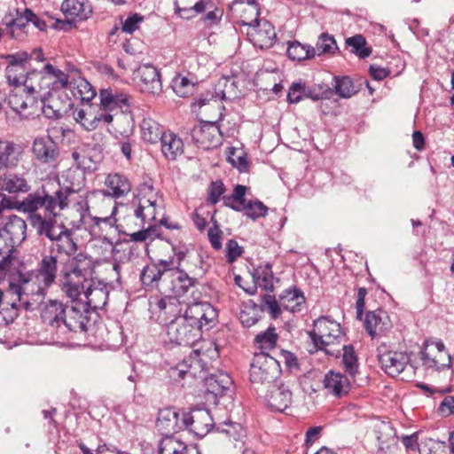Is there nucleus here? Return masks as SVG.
I'll return each instance as SVG.
<instances>
[{"label": "nucleus", "mask_w": 454, "mask_h": 454, "mask_svg": "<svg viewBox=\"0 0 454 454\" xmlns=\"http://www.w3.org/2000/svg\"><path fill=\"white\" fill-rule=\"evenodd\" d=\"M229 12L232 18L243 26H260V9L246 7L244 0H234L229 6Z\"/></svg>", "instance_id": "23"}, {"label": "nucleus", "mask_w": 454, "mask_h": 454, "mask_svg": "<svg viewBox=\"0 0 454 454\" xmlns=\"http://www.w3.org/2000/svg\"><path fill=\"white\" fill-rule=\"evenodd\" d=\"M14 12H7L2 19V24L5 27L11 38H16V31L25 32V28L28 24L27 15L24 11L15 9Z\"/></svg>", "instance_id": "31"}, {"label": "nucleus", "mask_w": 454, "mask_h": 454, "mask_svg": "<svg viewBox=\"0 0 454 454\" xmlns=\"http://www.w3.org/2000/svg\"><path fill=\"white\" fill-rule=\"evenodd\" d=\"M100 108L104 111L116 113L129 112V96L114 92L112 89H103L99 92Z\"/></svg>", "instance_id": "19"}, {"label": "nucleus", "mask_w": 454, "mask_h": 454, "mask_svg": "<svg viewBox=\"0 0 454 454\" xmlns=\"http://www.w3.org/2000/svg\"><path fill=\"white\" fill-rule=\"evenodd\" d=\"M174 8L180 18L190 20L204 12L205 4L201 0H175Z\"/></svg>", "instance_id": "35"}, {"label": "nucleus", "mask_w": 454, "mask_h": 454, "mask_svg": "<svg viewBox=\"0 0 454 454\" xmlns=\"http://www.w3.org/2000/svg\"><path fill=\"white\" fill-rule=\"evenodd\" d=\"M40 76L42 79L51 80V90L54 91L67 88L69 82V75L51 63L43 67V72Z\"/></svg>", "instance_id": "38"}, {"label": "nucleus", "mask_w": 454, "mask_h": 454, "mask_svg": "<svg viewBox=\"0 0 454 454\" xmlns=\"http://www.w3.org/2000/svg\"><path fill=\"white\" fill-rule=\"evenodd\" d=\"M219 129L211 121H201L191 130L192 140L199 147L208 150L219 145Z\"/></svg>", "instance_id": "15"}, {"label": "nucleus", "mask_w": 454, "mask_h": 454, "mask_svg": "<svg viewBox=\"0 0 454 454\" xmlns=\"http://www.w3.org/2000/svg\"><path fill=\"white\" fill-rule=\"evenodd\" d=\"M59 271L57 254H43L35 270L19 273L18 284H10V288L17 294L20 301L23 295H31L35 301L43 300L48 289L56 283Z\"/></svg>", "instance_id": "3"}, {"label": "nucleus", "mask_w": 454, "mask_h": 454, "mask_svg": "<svg viewBox=\"0 0 454 454\" xmlns=\"http://www.w3.org/2000/svg\"><path fill=\"white\" fill-rule=\"evenodd\" d=\"M20 148L12 141L0 138V168H12L20 160Z\"/></svg>", "instance_id": "30"}, {"label": "nucleus", "mask_w": 454, "mask_h": 454, "mask_svg": "<svg viewBox=\"0 0 454 454\" xmlns=\"http://www.w3.org/2000/svg\"><path fill=\"white\" fill-rule=\"evenodd\" d=\"M278 335L273 326L269 327L266 331L258 333L254 338V346L259 352H267L276 348Z\"/></svg>", "instance_id": "46"}, {"label": "nucleus", "mask_w": 454, "mask_h": 454, "mask_svg": "<svg viewBox=\"0 0 454 454\" xmlns=\"http://www.w3.org/2000/svg\"><path fill=\"white\" fill-rule=\"evenodd\" d=\"M42 188L47 197L46 213L48 215L57 216L59 215L56 212L57 208L61 211L69 207L71 194L59 182L48 181L42 184Z\"/></svg>", "instance_id": "11"}, {"label": "nucleus", "mask_w": 454, "mask_h": 454, "mask_svg": "<svg viewBox=\"0 0 454 454\" xmlns=\"http://www.w3.org/2000/svg\"><path fill=\"white\" fill-rule=\"evenodd\" d=\"M0 237L5 241L6 248H15L27 239V223L21 217L12 215L8 216L2 228Z\"/></svg>", "instance_id": "12"}, {"label": "nucleus", "mask_w": 454, "mask_h": 454, "mask_svg": "<svg viewBox=\"0 0 454 454\" xmlns=\"http://www.w3.org/2000/svg\"><path fill=\"white\" fill-rule=\"evenodd\" d=\"M156 428L162 436H171L179 432L184 426L179 423V413L172 408L160 410L156 420Z\"/></svg>", "instance_id": "21"}, {"label": "nucleus", "mask_w": 454, "mask_h": 454, "mask_svg": "<svg viewBox=\"0 0 454 454\" xmlns=\"http://www.w3.org/2000/svg\"><path fill=\"white\" fill-rule=\"evenodd\" d=\"M252 276L254 279V284H255L256 286L258 285L265 291L273 292L274 274L272 271V266L270 262L260 263L256 268L254 269Z\"/></svg>", "instance_id": "36"}, {"label": "nucleus", "mask_w": 454, "mask_h": 454, "mask_svg": "<svg viewBox=\"0 0 454 454\" xmlns=\"http://www.w3.org/2000/svg\"><path fill=\"white\" fill-rule=\"evenodd\" d=\"M316 51H318V55L321 54H330L333 55L338 51L339 48L337 46V43L334 37L328 33H322L316 44Z\"/></svg>", "instance_id": "55"}, {"label": "nucleus", "mask_w": 454, "mask_h": 454, "mask_svg": "<svg viewBox=\"0 0 454 454\" xmlns=\"http://www.w3.org/2000/svg\"><path fill=\"white\" fill-rule=\"evenodd\" d=\"M183 425L200 438L206 436L214 427L210 411L194 408L190 412H183Z\"/></svg>", "instance_id": "9"}, {"label": "nucleus", "mask_w": 454, "mask_h": 454, "mask_svg": "<svg viewBox=\"0 0 454 454\" xmlns=\"http://www.w3.org/2000/svg\"><path fill=\"white\" fill-rule=\"evenodd\" d=\"M86 297V303L93 310L102 309L107 303L109 292L106 286L102 287H93L88 283L84 285L82 292Z\"/></svg>", "instance_id": "32"}, {"label": "nucleus", "mask_w": 454, "mask_h": 454, "mask_svg": "<svg viewBox=\"0 0 454 454\" xmlns=\"http://www.w3.org/2000/svg\"><path fill=\"white\" fill-rule=\"evenodd\" d=\"M342 354V364L345 372L352 379L358 373L359 363L353 345H344Z\"/></svg>", "instance_id": "50"}, {"label": "nucleus", "mask_w": 454, "mask_h": 454, "mask_svg": "<svg viewBox=\"0 0 454 454\" xmlns=\"http://www.w3.org/2000/svg\"><path fill=\"white\" fill-rule=\"evenodd\" d=\"M77 251V244L74 240L73 231L67 226L58 232V235L51 240V245L49 247L50 254H65L70 256Z\"/></svg>", "instance_id": "24"}, {"label": "nucleus", "mask_w": 454, "mask_h": 454, "mask_svg": "<svg viewBox=\"0 0 454 454\" xmlns=\"http://www.w3.org/2000/svg\"><path fill=\"white\" fill-rule=\"evenodd\" d=\"M286 54L292 60L310 59L316 55V49L311 45L302 44L298 41L290 42Z\"/></svg>", "instance_id": "44"}, {"label": "nucleus", "mask_w": 454, "mask_h": 454, "mask_svg": "<svg viewBox=\"0 0 454 454\" xmlns=\"http://www.w3.org/2000/svg\"><path fill=\"white\" fill-rule=\"evenodd\" d=\"M346 44L351 48V53L361 59L368 58L372 52V48L367 45L365 37L360 34L348 37Z\"/></svg>", "instance_id": "48"}, {"label": "nucleus", "mask_w": 454, "mask_h": 454, "mask_svg": "<svg viewBox=\"0 0 454 454\" xmlns=\"http://www.w3.org/2000/svg\"><path fill=\"white\" fill-rule=\"evenodd\" d=\"M134 120L130 112L115 113V122L113 126L115 137H130L134 132Z\"/></svg>", "instance_id": "40"}, {"label": "nucleus", "mask_w": 454, "mask_h": 454, "mask_svg": "<svg viewBox=\"0 0 454 454\" xmlns=\"http://www.w3.org/2000/svg\"><path fill=\"white\" fill-rule=\"evenodd\" d=\"M140 128L143 140L150 144L158 143L166 132L163 126L151 118H145Z\"/></svg>", "instance_id": "37"}, {"label": "nucleus", "mask_w": 454, "mask_h": 454, "mask_svg": "<svg viewBox=\"0 0 454 454\" xmlns=\"http://www.w3.org/2000/svg\"><path fill=\"white\" fill-rule=\"evenodd\" d=\"M61 12L68 22L86 20L92 13V6L88 0H64Z\"/></svg>", "instance_id": "22"}, {"label": "nucleus", "mask_w": 454, "mask_h": 454, "mask_svg": "<svg viewBox=\"0 0 454 454\" xmlns=\"http://www.w3.org/2000/svg\"><path fill=\"white\" fill-rule=\"evenodd\" d=\"M163 156L169 160H175L184 153L183 140L175 133L166 131L159 141Z\"/></svg>", "instance_id": "28"}, {"label": "nucleus", "mask_w": 454, "mask_h": 454, "mask_svg": "<svg viewBox=\"0 0 454 454\" xmlns=\"http://www.w3.org/2000/svg\"><path fill=\"white\" fill-rule=\"evenodd\" d=\"M303 98H305V82L301 81L293 82L287 91V102L297 104Z\"/></svg>", "instance_id": "61"}, {"label": "nucleus", "mask_w": 454, "mask_h": 454, "mask_svg": "<svg viewBox=\"0 0 454 454\" xmlns=\"http://www.w3.org/2000/svg\"><path fill=\"white\" fill-rule=\"evenodd\" d=\"M247 187L242 184H237L233 192L230 196H223V200L224 206L232 209V207L243 206L247 203L246 199Z\"/></svg>", "instance_id": "57"}, {"label": "nucleus", "mask_w": 454, "mask_h": 454, "mask_svg": "<svg viewBox=\"0 0 454 454\" xmlns=\"http://www.w3.org/2000/svg\"><path fill=\"white\" fill-rule=\"evenodd\" d=\"M263 27V29L262 27H256L257 28L255 29V35L257 36V40L261 41V47L270 46L276 38V33L274 28L268 22H265Z\"/></svg>", "instance_id": "60"}, {"label": "nucleus", "mask_w": 454, "mask_h": 454, "mask_svg": "<svg viewBox=\"0 0 454 454\" xmlns=\"http://www.w3.org/2000/svg\"><path fill=\"white\" fill-rule=\"evenodd\" d=\"M0 187L9 194L27 193L31 189L23 175L12 172L5 173L0 177Z\"/></svg>", "instance_id": "27"}, {"label": "nucleus", "mask_w": 454, "mask_h": 454, "mask_svg": "<svg viewBox=\"0 0 454 454\" xmlns=\"http://www.w3.org/2000/svg\"><path fill=\"white\" fill-rule=\"evenodd\" d=\"M94 272L90 255L80 252L67 256L60 270L62 291L71 300H78L84 291V285L92 280Z\"/></svg>", "instance_id": "4"}, {"label": "nucleus", "mask_w": 454, "mask_h": 454, "mask_svg": "<svg viewBox=\"0 0 454 454\" xmlns=\"http://www.w3.org/2000/svg\"><path fill=\"white\" fill-rule=\"evenodd\" d=\"M140 226L141 230L137 231H134L132 233L123 231V234L129 236V240L133 242H143L147 239L153 241L155 239H159L164 241L168 239L167 238L162 236L160 227L156 224H149L146 228L143 224H140Z\"/></svg>", "instance_id": "42"}, {"label": "nucleus", "mask_w": 454, "mask_h": 454, "mask_svg": "<svg viewBox=\"0 0 454 454\" xmlns=\"http://www.w3.org/2000/svg\"><path fill=\"white\" fill-rule=\"evenodd\" d=\"M0 58L7 63L5 76L8 83L12 86L20 87L22 83L31 80L34 76L42 74V72L31 67L32 55L25 51L3 54Z\"/></svg>", "instance_id": "6"}, {"label": "nucleus", "mask_w": 454, "mask_h": 454, "mask_svg": "<svg viewBox=\"0 0 454 454\" xmlns=\"http://www.w3.org/2000/svg\"><path fill=\"white\" fill-rule=\"evenodd\" d=\"M232 210L236 212H244V215L255 221L260 217H264L268 213V207L265 206L261 200H247L246 204L239 207H232Z\"/></svg>", "instance_id": "45"}, {"label": "nucleus", "mask_w": 454, "mask_h": 454, "mask_svg": "<svg viewBox=\"0 0 454 454\" xmlns=\"http://www.w3.org/2000/svg\"><path fill=\"white\" fill-rule=\"evenodd\" d=\"M172 88L175 93L181 98L192 96L198 88V83L187 77L177 74L172 81Z\"/></svg>", "instance_id": "49"}, {"label": "nucleus", "mask_w": 454, "mask_h": 454, "mask_svg": "<svg viewBox=\"0 0 454 454\" xmlns=\"http://www.w3.org/2000/svg\"><path fill=\"white\" fill-rule=\"evenodd\" d=\"M377 356L381 369L390 377H397L410 362L406 352H398L389 349L382 343L377 348Z\"/></svg>", "instance_id": "8"}, {"label": "nucleus", "mask_w": 454, "mask_h": 454, "mask_svg": "<svg viewBox=\"0 0 454 454\" xmlns=\"http://www.w3.org/2000/svg\"><path fill=\"white\" fill-rule=\"evenodd\" d=\"M59 98H56L51 91H48L41 98V110L48 119H59L64 111L59 106Z\"/></svg>", "instance_id": "47"}, {"label": "nucleus", "mask_w": 454, "mask_h": 454, "mask_svg": "<svg viewBox=\"0 0 454 454\" xmlns=\"http://www.w3.org/2000/svg\"><path fill=\"white\" fill-rule=\"evenodd\" d=\"M205 398L207 401L218 403V397L223 395L232 385L231 376L223 372L212 373L205 378Z\"/></svg>", "instance_id": "14"}, {"label": "nucleus", "mask_w": 454, "mask_h": 454, "mask_svg": "<svg viewBox=\"0 0 454 454\" xmlns=\"http://www.w3.org/2000/svg\"><path fill=\"white\" fill-rule=\"evenodd\" d=\"M266 388L268 390L264 399L270 411L283 412L292 403L293 393L288 386L272 384Z\"/></svg>", "instance_id": "13"}, {"label": "nucleus", "mask_w": 454, "mask_h": 454, "mask_svg": "<svg viewBox=\"0 0 454 454\" xmlns=\"http://www.w3.org/2000/svg\"><path fill=\"white\" fill-rule=\"evenodd\" d=\"M262 308V313L268 311L272 319H277L281 315V304L274 295L266 294L261 296L260 303L257 304Z\"/></svg>", "instance_id": "54"}, {"label": "nucleus", "mask_w": 454, "mask_h": 454, "mask_svg": "<svg viewBox=\"0 0 454 454\" xmlns=\"http://www.w3.org/2000/svg\"><path fill=\"white\" fill-rule=\"evenodd\" d=\"M156 207L157 200L155 198L150 197L145 201H139L138 206L134 211V215L140 219L141 224L151 223L156 221Z\"/></svg>", "instance_id": "41"}, {"label": "nucleus", "mask_w": 454, "mask_h": 454, "mask_svg": "<svg viewBox=\"0 0 454 454\" xmlns=\"http://www.w3.org/2000/svg\"><path fill=\"white\" fill-rule=\"evenodd\" d=\"M279 302L286 310L293 313L300 312L301 306L305 303V296L300 288L293 286L279 294Z\"/></svg>", "instance_id": "29"}, {"label": "nucleus", "mask_w": 454, "mask_h": 454, "mask_svg": "<svg viewBox=\"0 0 454 454\" xmlns=\"http://www.w3.org/2000/svg\"><path fill=\"white\" fill-rule=\"evenodd\" d=\"M281 374L279 362L267 352H254L250 365L249 380L255 391L260 387H268L274 384Z\"/></svg>", "instance_id": "5"}, {"label": "nucleus", "mask_w": 454, "mask_h": 454, "mask_svg": "<svg viewBox=\"0 0 454 454\" xmlns=\"http://www.w3.org/2000/svg\"><path fill=\"white\" fill-rule=\"evenodd\" d=\"M25 94L26 90H13L7 97L9 106L18 114L28 108V101H35V97L27 95V98H25Z\"/></svg>", "instance_id": "51"}, {"label": "nucleus", "mask_w": 454, "mask_h": 454, "mask_svg": "<svg viewBox=\"0 0 454 454\" xmlns=\"http://www.w3.org/2000/svg\"><path fill=\"white\" fill-rule=\"evenodd\" d=\"M32 152L36 160L45 164H53L59 157V145L49 136L35 138L33 142Z\"/></svg>", "instance_id": "16"}, {"label": "nucleus", "mask_w": 454, "mask_h": 454, "mask_svg": "<svg viewBox=\"0 0 454 454\" xmlns=\"http://www.w3.org/2000/svg\"><path fill=\"white\" fill-rule=\"evenodd\" d=\"M140 280L145 286H155L163 294L179 298L199 284L184 270H174V258L158 260L144 267Z\"/></svg>", "instance_id": "2"}, {"label": "nucleus", "mask_w": 454, "mask_h": 454, "mask_svg": "<svg viewBox=\"0 0 454 454\" xmlns=\"http://www.w3.org/2000/svg\"><path fill=\"white\" fill-rule=\"evenodd\" d=\"M15 252V248L0 247V276H6L14 267Z\"/></svg>", "instance_id": "58"}, {"label": "nucleus", "mask_w": 454, "mask_h": 454, "mask_svg": "<svg viewBox=\"0 0 454 454\" xmlns=\"http://www.w3.org/2000/svg\"><path fill=\"white\" fill-rule=\"evenodd\" d=\"M316 349H323L341 336V327L339 323L327 316H322L313 322V329L309 332Z\"/></svg>", "instance_id": "7"}, {"label": "nucleus", "mask_w": 454, "mask_h": 454, "mask_svg": "<svg viewBox=\"0 0 454 454\" xmlns=\"http://www.w3.org/2000/svg\"><path fill=\"white\" fill-rule=\"evenodd\" d=\"M106 185L108 193L115 199L128 194L131 188L128 178L119 173L109 174L106 179Z\"/></svg>", "instance_id": "34"}, {"label": "nucleus", "mask_w": 454, "mask_h": 454, "mask_svg": "<svg viewBox=\"0 0 454 454\" xmlns=\"http://www.w3.org/2000/svg\"><path fill=\"white\" fill-rule=\"evenodd\" d=\"M63 185L71 195L80 192L86 185L84 172L79 168H69L65 175V184Z\"/></svg>", "instance_id": "43"}, {"label": "nucleus", "mask_w": 454, "mask_h": 454, "mask_svg": "<svg viewBox=\"0 0 454 454\" xmlns=\"http://www.w3.org/2000/svg\"><path fill=\"white\" fill-rule=\"evenodd\" d=\"M140 77L141 90L148 94H158L162 90L160 73L152 64H144L137 69Z\"/></svg>", "instance_id": "20"}, {"label": "nucleus", "mask_w": 454, "mask_h": 454, "mask_svg": "<svg viewBox=\"0 0 454 454\" xmlns=\"http://www.w3.org/2000/svg\"><path fill=\"white\" fill-rule=\"evenodd\" d=\"M184 271H186L191 277H202L206 270L203 268V260L200 254H193V255H189L187 261L183 265Z\"/></svg>", "instance_id": "56"}, {"label": "nucleus", "mask_w": 454, "mask_h": 454, "mask_svg": "<svg viewBox=\"0 0 454 454\" xmlns=\"http://www.w3.org/2000/svg\"><path fill=\"white\" fill-rule=\"evenodd\" d=\"M62 324L65 325L70 332L74 333H87L91 326L90 319L88 317L87 314L74 308H72L68 314H66Z\"/></svg>", "instance_id": "33"}, {"label": "nucleus", "mask_w": 454, "mask_h": 454, "mask_svg": "<svg viewBox=\"0 0 454 454\" xmlns=\"http://www.w3.org/2000/svg\"><path fill=\"white\" fill-rule=\"evenodd\" d=\"M324 387L335 397L340 398L348 394L350 381L346 375L329 371L324 378Z\"/></svg>", "instance_id": "26"}, {"label": "nucleus", "mask_w": 454, "mask_h": 454, "mask_svg": "<svg viewBox=\"0 0 454 454\" xmlns=\"http://www.w3.org/2000/svg\"><path fill=\"white\" fill-rule=\"evenodd\" d=\"M47 207V197L42 186L33 192H27V195L20 200L19 212L27 214V217L32 215H42L37 213L40 208Z\"/></svg>", "instance_id": "25"}, {"label": "nucleus", "mask_w": 454, "mask_h": 454, "mask_svg": "<svg viewBox=\"0 0 454 454\" xmlns=\"http://www.w3.org/2000/svg\"><path fill=\"white\" fill-rule=\"evenodd\" d=\"M166 242L171 246L174 257L176 259V265L174 264V270H183V265L188 259L189 255H193L190 253L189 248L184 244H175L171 239H166Z\"/></svg>", "instance_id": "59"}, {"label": "nucleus", "mask_w": 454, "mask_h": 454, "mask_svg": "<svg viewBox=\"0 0 454 454\" xmlns=\"http://www.w3.org/2000/svg\"><path fill=\"white\" fill-rule=\"evenodd\" d=\"M67 308L61 301L50 299L42 304L40 317L44 324L58 328L65 319Z\"/></svg>", "instance_id": "18"}, {"label": "nucleus", "mask_w": 454, "mask_h": 454, "mask_svg": "<svg viewBox=\"0 0 454 454\" xmlns=\"http://www.w3.org/2000/svg\"><path fill=\"white\" fill-rule=\"evenodd\" d=\"M27 220L36 231L38 237H45L50 241L57 237L58 232L63 230L66 225L63 223H58L56 216L50 215L49 217L43 215H32L27 217Z\"/></svg>", "instance_id": "17"}, {"label": "nucleus", "mask_w": 454, "mask_h": 454, "mask_svg": "<svg viewBox=\"0 0 454 454\" xmlns=\"http://www.w3.org/2000/svg\"><path fill=\"white\" fill-rule=\"evenodd\" d=\"M216 317L215 309L208 302L187 305L183 315L167 325L169 341L178 346H193L202 338L204 327L207 331L213 327Z\"/></svg>", "instance_id": "1"}, {"label": "nucleus", "mask_w": 454, "mask_h": 454, "mask_svg": "<svg viewBox=\"0 0 454 454\" xmlns=\"http://www.w3.org/2000/svg\"><path fill=\"white\" fill-rule=\"evenodd\" d=\"M334 92L340 98H349L357 92L353 80L347 75L334 76Z\"/></svg>", "instance_id": "53"}, {"label": "nucleus", "mask_w": 454, "mask_h": 454, "mask_svg": "<svg viewBox=\"0 0 454 454\" xmlns=\"http://www.w3.org/2000/svg\"><path fill=\"white\" fill-rule=\"evenodd\" d=\"M244 253V248L235 239H229L225 247V257L229 263H233Z\"/></svg>", "instance_id": "64"}, {"label": "nucleus", "mask_w": 454, "mask_h": 454, "mask_svg": "<svg viewBox=\"0 0 454 454\" xmlns=\"http://www.w3.org/2000/svg\"><path fill=\"white\" fill-rule=\"evenodd\" d=\"M364 327L372 340L380 338L393 328L390 316L383 309L368 310L364 314Z\"/></svg>", "instance_id": "10"}, {"label": "nucleus", "mask_w": 454, "mask_h": 454, "mask_svg": "<svg viewBox=\"0 0 454 454\" xmlns=\"http://www.w3.org/2000/svg\"><path fill=\"white\" fill-rule=\"evenodd\" d=\"M332 93V90L327 86L308 87L305 85V98H310L313 101L329 98Z\"/></svg>", "instance_id": "63"}, {"label": "nucleus", "mask_w": 454, "mask_h": 454, "mask_svg": "<svg viewBox=\"0 0 454 454\" xmlns=\"http://www.w3.org/2000/svg\"><path fill=\"white\" fill-rule=\"evenodd\" d=\"M262 317V308L250 301L240 311L239 320L243 326L251 327Z\"/></svg>", "instance_id": "52"}, {"label": "nucleus", "mask_w": 454, "mask_h": 454, "mask_svg": "<svg viewBox=\"0 0 454 454\" xmlns=\"http://www.w3.org/2000/svg\"><path fill=\"white\" fill-rule=\"evenodd\" d=\"M226 189L222 180L212 181L207 188V201L215 205L225 192Z\"/></svg>", "instance_id": "62"}, {"label": "nucleus", "mask_w": 454, "mask_h": 454, "mask_svg": "<svg viewBox=\"0 0 454 454\" xmlns=\"http://www.w3.org/2000/svg\"><path fill=\"white\" fill-rule=\"evenodd\" d=\"M156 307L160 313L166 317V319L171 320L184 314L178 298L169 294H164V297L158 300Z\"/></svg>", "instance_id": "39"}]
</instances>
